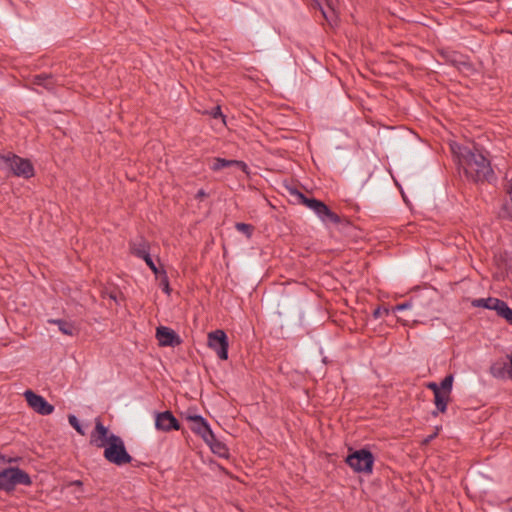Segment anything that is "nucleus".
I'll list each match as a JSON object with an SVG mask.
<instances>
[{"instance_id": "1", "label": "nucleus", "mask_w": 512, "mask_h": 512, "mask_svg": "<svg viewBox=\"0 0 512 512\" xmlns=\"http://www.w3.org/2000/svg\"><path fill=\"white\" fill-rule=\"evenodd\" d=\"M460 149V162L466 177L475 183L491 182L494 179V171L490 161L482 152L474 147Z\"/></svg>"}, {"instance_id": "2", "label": "nucleus", "mask_w": 512, "mask_h": 512, "mask_svg": "<svg viewBox=\"0 0 512 512\" xmlns=\"http://www.w3.org/2000/svg\"><path fill=\"white\" fill-rule=\"evenodd\" d=\"M290 193L291 195L295 196L296 200L299 203L312 209L324 223L343 224L345 226H350L349 220L342 219L338 214L333 212L324 202L316 198H308L297 189H290Z\"/></svg>"}, {"instance_id": "3", "label": "nucleus", "mask_w": 512, "mask_h": 512, "mask_svg": "<svg viewBox=\"0 0 512 512\" xmlns=\"http://www.w3.org/2000/svg\"><path fill=\"white\" fill-rule=\"evenodd\" d=\"M30 475L19 467H8L0 470V490L11 493L17 485L30 486Z\"/></svg>"}, {"instance_id": "4", "label": "nucleus", "mask_w": 512, "mask_h": 512, "mask_svg": "<svg viewBox=\"0 0 512 512\" xmlns=\"http://www.w3.org/2000/svg\"><path fill=\"white\" fill-rule=\"evenodd\" d=\"M0 162L16 177L30 179L35 174L34 166L29 159L22 158L12 152L0 155Z\"/></svg>"}, {"instance_id": "5", "label": "nucleus", "mask_w": 512, "mask_h": 512, "mask_svg": "<svg viewBox=\"0 0 512 512\" xmlns=\"http://www.w3.org/2000/svg\"><path fill=\"white\" fill-rule=\"evenodd\" d=\"M374 455L368 449L352 451L345 459L346 464L357 473L370 474L373 471Z\"/></svg>"}, {"instance_id": "6", "label": "nucleus", "mask_w": 512, "mask_h": 512, "mask_svg": "<svg viewBox=\"0 0 512 512\" xmlns=\"http://www.w3.org/2000/svg\"><path fill=\"white\" fill-rule=\"evenodd\" d=\"M104 450V458L117 466H122L131 463L132 456L127 452L125 444L120 436L112 437Z\"/></svg>"}, {"instance_id": "7", "label": "nucleus", "mask_w": 512, "mask_h": 512, "mask_svg": "<svg viewBox=\"0 0 512 512\" xmlns=\"http://www.w3.org/2000/svg\"><path fill=\"white\" fill-rule=\"evenodd\" d=\"M208 346L221 360L228 359V338L223 330L217 329L208 334Z\"/></svg>"}, {"instance_id": "8", "label": "nucleus", "mask_w": 512, "mask_h": 512, "mask_svg": "<svg viewBox=\"0 0 512 512\" xmlns=\"http://www.w3.org/2000/svg\"><path fill=\"white\" fill-rule=\"evenodd\" d=\"M184 417L188 422H190V429L192 432L200 436L203 440H207V437L212 439L213 431L205 418L200 415L192 414L190 411H187L184 414Z\"/></svg>"}, {"instance_id": "9", "label": "nucleus", "mask_w": 512, "mask_h": 512, "mask_svg": "<svg viewBox=\"0 0 512 512\" xmlns=\"http://www.w3.org/2000/svg\"><path fill=\"white\" fill-rule=\"evenodd\" d=\"M112 437H118L113 433H110L108 428L103 425L100 418L95 419V427L90 435V444L98 448L106 447L111 443Z\"/></svg>"}, {"instance_id": "10", "label": "nucleus", "mask_w": 512, "mask_h": 512, "mask_svg": "<svg viewBox=\"0 0 512 512\" xmlns=\"http://www.w3.org/2000/svg\"><path fill=\"white\" fill-rule=\"evenodd\" d=\"M24 397L28 405L40 415H50L54 411V406L46 401L44 397L36 394L32 390L24 392Z\"/></svg>"}, {"instance_id": "11", "label": "nucleus", "mask_w": 512, "mask_h": 512, "mask_svg": "<svg viewBox=\"0 0 512 512\" xmlns=\"http://www.w3.org/2000/svg\"><path fill=\"white\" fill-rule=\"evenodd\" d=\"M156 339L160 346L176 347L182 343L180 336L171 328L160 326L156 329Z\"/></svg>"}, {"instance_id": "12", "label": "nucleus", "mask_w": 512, "mask_h": 512, "mask_svg": "<svg viewBox=\"0 0 512 512\" xmlns=\"http://www.w3.org/2000/svg\"><path fill=\"white\" fill-rule=\"evenodd\" d=\"M155 426L161 431L179 430L180 423L170 411H164L156 415Z\"/></svg>"}, {"instance_id": "13", "label": "nucleus", "mask_w": 512, "mask_h": 512, "mask_svg": "<svg viewBox=\"0 0 512 512\" xmlns=\"http://www.w3.org/2000/svg\"><path fill=\"white\" fill-rule=\"evenodd\" d=\"M129 249L134 256L144 259L150 254V243L144 237H138L129 242Z\"/></svg>"}, {"instance_id": "14", "label": "nucleus", "mask_w": 512, "mask_h": 512, "mask_svg": "<svg viewBox=\"0 0 512 512\" xmlns=\"http://www.w3.org/2000/svg\"><path fill=\"white\" fill-rule=\"evenodd\" d=\"M505 180L506 182L504 183L503 187L505 192L509 195V200H506L503 203L499 211V217L502 219H508L512 221V178H505Z\"/></svg>"}, {"instance_id": "15", "label": "nucleus", "mask_w": 512, "mask_h": 512, "mask_svg": "<svg viewBox=\"0 0 512 512\" xmlns=\"http://www.w3.org/2000/svg\"><path fill=\"white\" fill-rule=\"evenodd\" d=\"M228 167H237L239 168L241 171L243 172H246L247 173V170H248V166L245 162L243 161H240V160H228V159H224V158H214V161H213V164L211 166V169L213 171H219L223 168H228Z\"/></svg>"}, {"instance_id": "16", "label": "nucleus", "mask_w": 512, "mask_h": 512, "mask_svg": "<svg viewBox=\"0 0 512 512\" xmlns=\"http://www.w3.org/2000/svg\"><path fill=\"white\" fill-rule=\"evenodd\" d=\"M204 442L210 447L214 454L222 458L229 457V449L222 441L216 438L214 433L212 439L207 437V440H204Z\"/></svg>"}, {"instance_id": "17", "label": "nucleus", "mask_w": 512, "mask_h": 512, "mask_svg": "<svg viewBox=\"0 0 512 512\" xmlns=\"http://www.w3.org/2000/svg\"><path fill=\"white\" fill-rule=\"evenodd\" d=\"M33 84L37 86H42L48 91H53L56 87V82L54 77L51 74H38L33 78Z\"/></svg>"}, {"instance_id": "18", "label": "nucleus", "mask_w": 512, "mask_h": 512, "mask_svg": "<svg viewBox=\"0 0 512 512\" xmlns=\"http://www.w3.org/2000/svg\"><path fill=\"white\" fill-rule=\"evenodd\" d=\"M449 400L450 395L444 393L434 396V404L436 406V410L432 412V415L436 417L438 413H445Z\"/></svg>"}, {"instance_id": "19", "label": "nucleus", "mask_w": 512, "mask_h": 512, "mask_svg": "<svg viewBox=\"0 0 512 512\" xmlns=\"http://www.w3.org/2000/svg\"><path fill=\"white\" fill-rule=\"evenodd\" d=\"M499 301H500L499 298H494V297L479 298V299L472 300L471 305L473 307L485 308V309L495 311L496 306H497L496 303H499Z\"/></svg>"}, {"instance_id": "20", "label": "nucleus", "mask_w": 512, "mask_h": 512, "mask_svg": "<svg viewBox=\"0 0 512 512\" xmlns=\"http://www.w3.org/2000/svg\"><path fill=\"white\" fill-rule=\"evenodd\" d=\"M496 313L499 317L505 319V321L507 323H509L510 325H512V308H510L508 306V304L504 301V300H501L499 301V303H496Z\"/></svg>"}, {"instance_id": "21", "label": "nucleus", "mask_w": 512, "mask_h": 512, "mask_svg": "<svg viewBox=\"0 0 512 512\" xmlns=\"http://www.w3.org/2000/svg\"><path fill=\"white\" fill-rule=\"evenodd\" d=\"M48 322L57 325L64 335L73 336L76 331L72 322H68L63 319H50Z\"/></svg>"}, {"instance_id": "22", "label": "nucleus", "mask_w": 512, "mask_h": 512, "mask_svg": "<svg viewBox=\"0 0 512 512\" xmlns=\"http://www.w3.org/2000/svg\"><path fill=\"white\" fill-rule=\"evenodd\" d=\"M507 362L498 361L490 366L489 372L495 378H505L507 371Z\"/></svg>"}, {"instance_id": "23", "label": "nucleus", "mask_w": 512, "mask_h": 512, "mask_svg": "<svg viewBox=\"0 0 512 512\" xmlns=\"http://www.w3.org/2000/svg\"><path fill=\"white\" fill-rule=\"evenodd\" d=\"M453 381H454V377L452 374H448L444 377V379L441 381L440 383V388H441V391L444 393V394H447V395H450L451 394V391H452V386H453Z\"/></svg>"}, {"instance_id": "24", "label": "nucleus", "mask_w": 512, "mask_h": 512, "mask_svg": "<svg viewBox=\"0 0 512 512\" xmlns=\"http://www.w3.org/2000/svg\"><path fill=\"white\" fill-rule=\"evenodd\" d=\"M158 278L160 279V283H159L160 287L166 294L169 295L171 293V288L169 285V279H168L167 273L164 269H161V274L159 275Z\"/></svg>"}, {"instance_id": "25", "label": "nucleus", "mask_w": 512, "mask_h": 512, "mask_svg": "<svg viewBox=\"0 0 512 512\" xmlns=\"http://www.w3.org/2000/svg\"><path fill=\"white\" fill-rule=\"evenodd\" d=\"M102 297H108L109 299L113 300L116 304H119V298H122V293L117 289H105L102 291Z\"/></svg>"}, {"instance_id": "26", "label": "nucleus", "mask_w": 512, "mask_h": 512, "mask_svg": "<svg viewBox=\"0 0 512 512\" xmlns=\"http://www.w3.org/2000/svg\"><path fill=\"white\" fill-rule=\"evenodd\" d=\"M235 228L237 231L245 234L248 238L251 237L253 231H254V226L251 225V224H246V223H242V222H237L235 224Z\"/></svg>"}, {"instance_id": "27", "label": "nucleus", "mask_w": 512, "mask_h": 512, "mask_svg": "<svg viewBox=\"0 0 512 512\" xmlns=\"http://www.w3.org/2000/svg\"><path fill=\"white\" fill-rule=\"evenodd\" d=\"M325 1H326L328 8L330 9V12L327 13L323 9H321V11H322L323 17L327 21H330L331 17L334 15V6L337 4L338 0H325Z\"/></svg>"}, {"instance_id": "28", "label": "nucleus", "mask_w": 512, "mask_h": 512, "mask_svg": "<svg viewBox=\"0 0 512 512\" xmlns=\"http://www.w3.org/2000/svg\"><path fill=\"white\" fill-rule=\"evenodd\" d=\"M68 421L70 423V425L80 434V435H85V432L84 430L82 429V426L81 424L79 423V420L77 419V417L75 415H69L68 416Z\"/></svg>"}, {"instance_id": "29", "label": "nucleus", "mask_w": 512, "mask_h": 512, "mask_svg": "<svg viewBox=\"0 0 512 512\" xmlns=\"http://www.w3.org/2000/svg\"><path fill=\"white\" fill-rule=\"evenodd\" d=\"M143 260L145 261V263L147 264V266L152 270V272L154 273V275H155L156 277H159V275L161 274V269H159V268L155 265V263H154L153 259L151 258L150 254H149V255H147Z\"/></svg>"}, {"instance_id": "30", "label": "nucleus", "mask_w": 512, "mask_h": 512, "mask_svg": "<svg viewBox=\"0 0 512 512\" xmlns=\"http://www.w3.org/2000/svg\"><path fill=\"white\" fill-rule=\"evenodd\" d=\"M389 310L387 308H382L380 306L376 307L373 311V317L375 319L381 318L383 315H388Z\"/></svg>"}, {"instance_id": "31", "label": "nucleus", "mask_w": 512, "mask_h": 512, "mask_svg": "<svg viewBox=\"0 0 512 512\" xmlns=\"http://www.w3.org/2000/svg\"><path fill=\"white\" fill-rule=\"evenodd\" d=\"M426 387H427L429 390H431V391L433 392L434 396H436V395H438V394L443 393V392L441 391L440 386H439L437 383H435V382H429V383H427V384H426Z\"/></svg>"}, {"instance_id": "32", "label": "nucleus", "mask_w": 512, "mask_h": 512, "mask_svg": "<svg viewBox=\"0 0 512 512\" xmlns=\"http://www.w3.org/2000/svg\"><path fill=\"white\" fill-rule=\"evenodd\" d=\"M507 358L510 360V363L507 364L506 376L512 380V353L507 355Z\"/></svg>"}, {"instance_id": "33", "label": "nucleus", "mask_w": 512, "mask_h": 512, "mask_svg": "<svg viewBox=\"0 0 512 512\" xmlns=\"http://www.w3.org/2000/svg\"><path fill=\"white\" fill-rule=\"evenodd\" d=\"M206 197H208V193H206L204 189L198 190V192L195 195V198L199 200H202Z\"/></svg>"}, {"instance_id": "34", "label": "nucleus", "mask_w": 512, "mask_h": 512, "mask_svg": "<svg viewBox=\"0 0 512 512\" xmlns=\"http://www.w3.org/2000/svg\"><path fill=\"white\" fill-rule=\"evenodd\" d=\"M409 307H411V303L410 302H405V303H401V304L396 305L395 310L401 311V310H405V309H407Z\"/></svg>"}, {"instance_id": "35", "label": "nucleus", "mask_w": 512, "mask_h": 512, "mask_svg": "<svg viewBox=\"0 0 512 512\" xmlns=\"http://www.w3.org/2000/svg\"><path fill=\"white\" fill-rule=\"evenodd\" d=\"M211 115H212L213 118H217L219 116H222V112H221L220 106H217V107L213 108V110L211 112Z\"/></svg>"}, {"instance_id": "36", "label": "nucleus", "mask_w": 512, "mask_h": 512, "mask_svg": "<svg viewBox=\"0 0 512 512\" xmlns=\"http://www.w3.org/2000/svg\"><path fill=\"white\" fill-rule=\"evenodd\" d=\"M438 435V429L431 435L427 436L424 440H423V444H428L430 443L436 436Z\"/></svg>"}, {"instance_id": "37", "label": "nucleus", "mask_w": 512, "mask_h": 512, "mask_svg": "<svg viewBox=\"0 0 512 512\" xmlns=\"http://www.w3.org/2000/svg\"><path fill=\"white\" fill-rule=\"evenodd\" d=\"M13 461H16V460L13 459V458H7L6 456H4V455H2L0 453V462H2V463H11Z\"/></svg>"}, {"instance_id": "38", "label": "nucleus", "mask_w": 512, "mask_h": 512, "mask_svg": "<svg viewBox=\"0 0 512 512\" xmlns=\"http://www.w3.org/2000/svg\"><path fill=\"white\" fill-rule=\"evenodd\" d=\"M70 485L72 486H77V487H82L83 486V482L81 480H74L70 483Z\"/></svg>"}, {"instance_id": "39", "label": "nucleus", "mask_w": 512, "mask_h": 512, "mask_svg": "<svg viewBox=\"0 0 512 512\" xmlns=\"http://www.w3.org/2000/svg\"><path fill=\"white\" fill-rule=\"evenodd\" d=\"M462 65H464V66H469V63H467V62H462Z\"/></svg>"}, {"instance_id": "40", "label": "nucleus", "mask_w": 512, "mask_h": 512, "mask_svg": "<svg viewBox=\"0 0 512 512\" xmlns=\"http://www.w3.org/2000/svg\"><path fill=\"white\" fill-rule=\"evenodd\" d=\"M511 512H512V508H511Z\"/></svg>"}]
</instances>
